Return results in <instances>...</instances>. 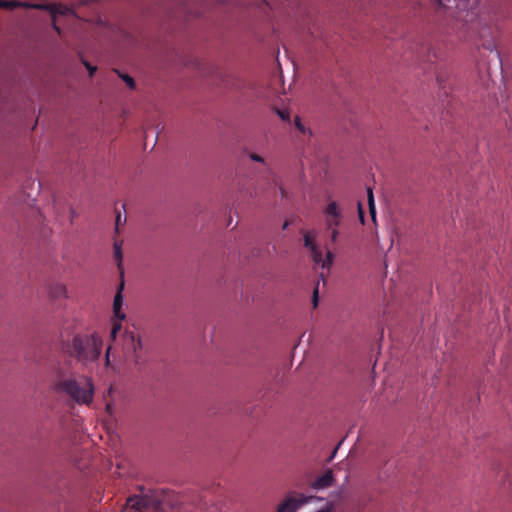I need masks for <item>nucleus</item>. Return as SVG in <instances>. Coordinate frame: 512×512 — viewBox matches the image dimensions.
Instances as JSON below:
<instances>
[{
  "label": "nucleus",
  "instance_id": "f257e3e1",
  "mask_svg": "<svg viewBox=\"0 0 512 512\" xmlns=\"http://www.w3.org/2000/svg\"><path fill=\"white\" fill-rule=\"evenodd\" d=\"M102 345V339L97 334H77L71 342H63L62 350L83 366H88L98 360Z\"/></svg>",
  "mask_w": 512,
  "mask_h": 512
},
{
  "label": "nucleus",
  "instance_id": "f03ea898",
  "mask_svg": "<svg viewBox=\"0 0 512 512\" xmlns=\"http://www.w3.org/2000/svg\"><path fill=\"white\" fill-rule=\"evenodd\" d=\"M54 391L64 393L78 404H90L93 400L94 386L89 378L77 381L74 378L58 379L54 384Z\"/></svg>",
  "mask_w": 512,
  "mask_h": 512
},
{
  "label": "nucleus",
  "instance_id": "7ed1b4c3",
  "mask_svg": "<svg viewBox=\"0 0 512 512\" xmlns=\"http://www.w3.org/2000/svg\"><path fill=\"white\" fill-rule=\"evenodd\" d=\"M123 351L126 357L131 358L135 366L140 370L146 363L142 341L133 332H126L123 336Z\"/></svg>",
  "mask_w": 512,
  "mask_h": 512
},
{
  "label": "nucleus",
  "instance_id": "20e7f679",
  "mask_svg": "<svg viewBox=\"0 0 512 512\" xmlns=\"http://www.w3.org/2000/svg\"><path fill=\"white\" fill-rule=\"evenodd\" d=\"M0 7L14 9L16 7H30L36 9L47 10L51 14L53 20L57 15H67L71 13V9L61 4H28L17 1L0 0Z\"/></svg>",
  "mask_w": 512,
  "mask_h": 512
},
{
  "label": "nucleus",
  "instance_id": "39448f33",
  "mask_svg": "<svg viewBox=\"0 0 512 512\" xmlns=\"http://www.w3.org/2000/svg\"><path fill=\"white\" fill-rule=\"evenodd\" d=\"M304 246L310 250L311 257L316 264H321L322 268H329L332 265L334 255L330 250H327L326 259L323 260L322 251L315 243V233L306 231L303 235Z\"/></svg>",
  "mask_w": 512,
  "mask_h": 512
},
{
  "label": "nucleus",
  "instance_id": "423d86ee",
  "mask_svg": "<svg viewBox=\"0 0 512 512\" xmlns=\"http://www.w3.org/2000/svg\"><path fill=\"white\" fill-rule=\"evenodd\" d=\"M323 213L325 216V229H332L333 227L340 226L343 219V212L336 201L329 202Z\"/></svg>",
  "mask_w": 512,
  "mask_h": 512
},
{
  "label": "nucleus",
  "instance_id": "0eeeda50",
  "mask_svg": "<svg viewBox=\"0 0 512 512\" xmlns=\"http://www.w3.org/2000/svg\"><path fill=\"white\" fill-rule=\"evenodd\" d=\"M124 287V282L122 281L119 285V289L114 297V301H113V312H114V316L118 319V320H124L125 319V314L121 311V308H122V303H123V296H122V289Z\"/></svg>",
  "mask_w": 512,
  "mask_h": 512
},
{
  "label": "nucleus",
  "instance_id": "6e6552de",
  "mask_svg": "<svg viewBox=\"0 0 512 512\" xmlns=\"http://www.w3.org/2000/svg\"><path fill=\"white\" fill-rule=\"evenodd\" d=\"M333 484V473L331 470L326 471L323 475L319 476L313 483L315 489H324Z\"/></svg>",
  "mask_w": 512,
  "mask_h": 512
},
{
  "label": "nucleus",
  "instance_id": "1a4fd4ad",
  "mask_svg": "<svg viewBox=\"0 0 512 512\" xmlns=\"http://www.w3.org/2000/svg\"><path fill=\"white\" fill-rule=\"evenodd\" d=\"M127 505L136 511H142L149 506V501L145 497L133 496L127 499Z\"/></svg>",
  "mask_w": 512,
  "mask_h": 512
},
{
  "label": "nucleus",
  "instance_id": "9d476101",
  "mask_svg": "<svg viewBox=\"0 0 512 512\" xmlns=\"http://www.w3.org/2000/svg\"><path fill=\"white\" fill-rule=\"evenodd\" d=\"M49 295L52 299H61L67 296V290L62 283H54L49 288Z\"/></svg>",
  "mask_w": 512,
  "mask_h": 512
},
{
  "label": "nucleus",
  "instance_id": "9b49d317",
  "mask_svg": "<svg viewBox=\"0 0 512 512\" xmlns=\"http://www.w3.org/2000/svg\"><path fill=\"white\" fill-rule=\"evenodd\" d=\"M121 245H122L121 242L115 241L113 247H114V258L117 261V266H118V269L120 270V274H121V276H123V270H122L123 254H122Z\"/></svg>",
  "mask_w": 512,
  "mask_h": 512
},
{
  "label": "nucleus",
  "instance_id": "f8f14e48",
  "mask_svg": "<svg viewBox=\"0 0 512 512\" xmlns=\"http://www.w3.org/2000/svg\"><path fill=\"white\" fill-rule=\"evenodd\" d=\"M298 503L294 499H287L279 505L278 512H294Z\"/></svg>",
  "mask_w": 512,
  "mask_h": 512
},
{
  "label": "nucleus",
  "instance_id": "ddd939ff",
  "mask_svg": "<svg viewBox=\"0 0 512 512\" xmlns=\"http://www.w3.org/2000/svg\"><path fill=\"white\" fill-rule=\"evenodd\" d=\"M367 198H368V206H369L370 215H371L373 221H375L376 220V208H375L373 191H372L371 187L367 188Z\"/></svg>",
  "mask_w": 512,
  "mask_h": 512
},
{
  "label": "nucleus",
  "instance_id": "4468645a",
  "mask_svg": "<svg viewBox=\"0 0 512 512\" xmlns=\"http://www.w3.org/2000/svg\"><path fill=\"white\" fill-rule=\"evenodd\" d=\"M326 231L329 234V239H330L331 243L335 244L337 242L338 236H339L338 227H333L332 229H326Z\"/></svg>",
  "mask_w": 512,
  "mask_h": 512
},
{
  "label": "nucleus",
  "instance_id": "2eb2a0df",
  "mask_svg": "<svg viewBox=\"0 0 512 512\" xmlns=\"http://www.w3.org/2000/svg\"><path fill=\"white\" fill-rule=\"evenodd\" d=\"M120 321L121 320H118V321H115L113 323V326H112V329H111V332H110V337L112 338V340L116 339L117 333L121 330V323H120Z\"/></svg>",
  "mask_w": 512,
  "mask_h": 512
},
{
  "label": "nucleus",
  "instance_id": "dca6fc26",
  "mask_svg": "<svg viewBox=\"0 0 512 512\" xmlns=\"http://www.w3.org/2000/svg\"><path fill=\"white\" fill-rule=\"evenodd\" d=\"M294 125L295 127L302 133V134H306L307 132V129L306 127L303 125V123L301 122V118L299 116H296L295 119H294Z\"/></svg>",
  "mask_w": 512,
  "mask_h": 512
},
{
  "label": "nucleus",
  "instance_id": "f3484780",
  "mask_svg": "<svg viewBox=\"0 0 512 512\" xmlns=\"http://www.w3.org/2000/svg\"><path fill=\"white\" fill-rule=\"evenodd\" d=\"M120 77L124 80V82L131 88L133 89L134 86H135V82H134V79L129 76V75H121L120 74Z\"/></svg>",
  "mask_w": 512,
  "mask_h": 512
},
{
  "label": "nucleus",
  "instance_id": "a211bd4d",
  "mask_svg": "<svg viewBox=\"0 0 512 512\" xmlns=\"http://www.w3.org/2000/svg\"><path fill=\"white\" fill-rule=\"evenodd\" d=\"M126 222V217L123 218L122 220V216L120 213L117 214L116 216V221H115V231L118 232L119 231V226L121 224H124Z\"/></svg>",
  "mask_w": 512,
  "mask_h": 512
},
{
  "label": "nucleus",
  "instance_id": "6ab92c4d",
  "mask_svg": "<svg viewBox=\"0 0 512 512\" xmlns=\"http://www.w3.org/2000/svg\"><path fill=\"white\" fill-rule=\"evenodd\" d=\"M277 114L283 121H289L290 120V114L287 110H279L277 109Z\"/></svg>",
  "mask_w": 512,
  "mask_h": 512
},
{
  "label": "nucleus",
  "instance_id": "aec40b11",
  "mask_svg": "<svg viewBox=\"0 0 512 512\" xmlns=\"http://www.w3.org/2000/svg\"><path fill=\"white\" fill-rule=\"evenodd\" d=\"M250 158H251L253 161H257V162H261V163H263V162H264V159H263L260 155H258V154H256V153H251V154H250Z\"/></svg>",
  "mask_w": 512,
  "mask_h": 512
},
{
  "label": "nucleus",
  "instance_id": "412c9836",
  "mask_svg": "<svg viewBox=\"0 0 512 512\" xmlns=\"http://www.w3.org/2000/svg\"><path fill=\"white\" fill-rule=\"evenodd\" d=\"M357 206H358V213H359V218H360V221L362 223H364V212H363V209H362V205L360 202L357 203Z\"/></svg>",
  "mask_w": 512,
  "mask_h": 512
},
{
  "label": "nucleus",
  "instance_id": "4be33fe9",
  "mask_svg": "<svg viewBox=\"0 0 512 512\" xmlns=\"http://www.w3.org/2000/svg\"><path fill=\"white\" fill-rule=\"evenodd\" d=\"M84 65L88 69L90 76H93L96 71V67H93L88 62H84Z\"/></svg>",
  "mask_w": 512,
  "mask_h": 512
},
{
  "label": "nucleus",
  "instance_id": "5701e85b",
  "mask_svg": "<svg viewBox=\"0 0 512 512\" xmlns=\"http://www.w3.org/2000/svg\"><path fill=\"white\" fill-rule=\"evenodd\" d=\"M318 305V288L316 287L313 292V306L317 307Z\"/></svg>",
  "mask_w": 512,
  "mask_h": 512
},
{
  "label": "nucleus",
  "instance_id": "b1692460",
  "mask_svg": "<svg viewBox=\"0 0 512 512\" xmlns=\"http://www.w3.org/2000/svg\"><path fill=\"white\" fill-rule=\"evenodd\" d=\"M109 351H110V347L107 349V352H106V365L108 366L110 361H109Z\"/></svg>",
  "mask_w": 512,
  "mask_h": 512
},
{
  "label": "nucleus",
  "instance_id": "393cba45",
  "mask_svg": "<svg viewBox=\"0 0 512 512\" xmlns=\"http://www.w3.org/2000/svg\"><path fill=\"white\" fill-rule=\"evenodd\" d=\"M279 189L281 191L282 196L284 197L285 196V192H284L283 188L280 187Z\"/></svg>",
  "mask_w": 512,
  "mask_h": 512
},
{
  "label": "nucleus",
  "instance_id": "a878e982",
  "mask_svg": "<svg viewBox=\"0 0 512 512\" xmlns=\"http://www.w3.org/2000/svg\"><path fill=\"white\" fill-rule=\"evenodd\" d=\"M318 512H325V511L320 510V511H318Z\"/></svg>",
  "mask_w": 512,
  "mask_h": 512
}]
</instances>
